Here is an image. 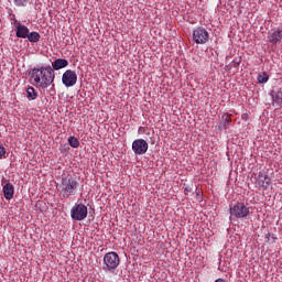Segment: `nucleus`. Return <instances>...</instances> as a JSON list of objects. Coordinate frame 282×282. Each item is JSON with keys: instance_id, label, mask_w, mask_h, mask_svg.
<instances>
[{"instance_id": "f257e3e1", "label": "nucleus", "mask_w": 282, "mask_h": 282, "mask_svg": "<svg viewBox=\"0 0 282 282\" xmlns=\"http://www.w3.org/2000/svg\"><path fill=\"white\" fill-rule=\"evenodd\" d=\"M54 70L51 65L34 67L31 69V78L33 82L39 85V88L47 89L51 86L55 78Z\"/></svg>"}, {"instance_id": "f03ea898", "label": "nucleus", "mask_w": 282, "mask_h": 282, "mask_svg": "<svg viewBox=\"0 0 282 282\" xmlns=\"http://www.w3.org/2000/svg\"><path fill=\"white\" fill-rule=\"evenodd\" d=\"M57 188L64 198H69V196H75L77 194L78 181L73 176H65L61 180Z\"/></svg>"}, {"instance_id": "7ed1b4c3", "label": "nucleus", "mask_w": 282, "mask_h": 282, "mask_svg": "<svg viewBox=\"0 0 282 282\" xmlns=\"http://www.w3.org/2000/svg\"><path fill=\"white\" fill-rule=\"evenodd\" d=\"M229 213L230 219H245L250 215V207L245 205V203L237 202L235 205H230Z\"/></svg>"}, {"instance_id": "20e7f679", "label": "nucleus", "mask_w": 282, "mask_h": 282, "mask_svg": "<svg viewBox=\"0 0 282 282\" xmlns=\"http://www.w3.org/2000/svg\"><path fill=\"white\" fill-rule=\"evenodd\" d=\"M88 217V207L82 203H75L70 208V219L73 221H84Z\"/></svg>"}, {"instance_id": "39448f33", "label": "nucleus", "mask_w": 282, "mask_h": 282, "mask_svg": "<svg viewBox=\"0 0 282 282\" xmlns=\"http://www.w3.org/2000/svg\"><path fill=\"white\" fill-rule=\"evenodd\" d=\"M209 40H210V34L205 28L197 26L196 30L193 31L194 43L204 45L208 43Z\"/></svg>"}, {"instance_id": "423d86ee", "label": "nucleus", "mask_w": 282, "mask_h": 282, "mask_svg": "<svg viewBox=\"0 0 282 282\" xmlns=\"http://www.w3.org/2000/svg\"><path fill=\"white\" fill-rule=\"evenodd\" d=\"M102 260L108 271L115 270L118 268V265H120V257L117 254V252H107Z\"/></svg>"}, {"instance_id": "0eeeda50", "label": "nucleus", "mask_w": 282, "mask_h": 282, "mask_svg": "<svg viewBox=\"0 0 282 282\" xmlns=\"http://www.w3.org/2000/svg\"><path fill=\"white\" fill-rule=\"evenodd\" d=\"M61 80L63 82V85L66 88L73 87L74 85H77V80H78L77 73L73 69H66Z\"/></svg>"}, {"instance_id": "6e6552de", "label": "nucleus", "mask_w": 282, "mask_h": 282, "mask_svg": "<svg viewBox=\"0 0 282 282\" xmlns=\"http://www.w3.org/2000/svg\"><path fill=\"white\" fill-rule=\"evenodd\" d=\"M149 150V143L145 139H135L132 142V151L135 155H143Z\"/></svg>"}, {"instance_id": "1a4fd4ad", "label": "nucleus", "mask_w": 282, "mask_h": 282, "mask_svg": "<svg viewBox=\"0 0 282 282\" xmlns=\"http://www.w3.org/2000/svg\"><path fill=\"white\" fill-rule=\"evenodd\" d=\"M256 185L258 188L265 191L271 186V177L268 176L267 173L259 172L258 176L256 177Z\"/></svg>"}, {"instance_id": "9d476101", "label": "nucleus", "mask_w": 282, "mask_h": 282, "mask_svg": "<svg viewBox=\"0 0 282 282\" xmlns=\"http://www.w3.org/2000/svg\"><path fill=\"white\" fill-rule=\"evenodd\" d=\"M2 194L6 200H12L14 196V185L12 183H7L2 186Z\"/></svg>"}, {"instance_id": "9b49d317", "label": "nucleus", "mask_w": 282, "mask_h": 282, "mask_svg": "<svg viewBox=\"0 0 282 282\" xmlns=\"http://www.w3.org/2000/svg\"><path fill=\"white\" fill-rule=\"evenodd\" d=\"M269 43L276 45L278 43H281L282 41V30H275L269 33L268 35Z\"/></svg>"}, {"instance_id": "f8f14e48", "label": "nucleus", "mask_w": 282, "mask_h": 282, "mask_svg": "<svg viewBox=\"0 0 282 282\" xmlns=\"http://www.w3.org/2000/svg\"><path fill=\"white\" fill-rule=\"evenodd\" d=\"M30 34V29L23 24H18V26H15V36L18 39H26V36H29Z\"/></svg>"}, {"instance_id": "ddd939ff", "label": "nucleus", "mask_w": 282, "mask_h": 282, "mask_svg": "<svg viewBox=\"0 0 282 282\" xmlns=\"http://www.w3.org/2000/svg\"><path fill=\"white\" fill-rule=\"evenodd\" d=\"M68 66V61L64 59V58H57L55 61L52 62V69L54 70H61L63 68H67Z\"/></svg>"}, {"instance_id": "4468645a", "label": "nucleus", "mask_w": 282, "mask_h": 282, "mask_svg": "<svg viewBox=\"0 0 282 282\" xmlns=\"http://www.w3.org/2000/svg\"><path fill=\"white\" fill-rule=\"evenodd\" d=\"M272 104L274 107H282V91L272 90L271 91Z\"/></svg>"}, {"instance_id": "2eb2a0df", "label": "nucleus", "mask_w": 282, "mask_h": 282, "mask_svg": "<svg viewBox=\"0 0 282 282\" xmlns=\"http://www.w3.org/2000/svg\"><path fill=\"white\" fill-rule=\"evenodd\" d=\"M26 39L30 43H37L41 40V35L36 31H33L28 34Z\"/></svg>"}, {"instance_id": "dca6fc26", "label": "nucleus", "mask_w": 282, "mask_h": 282, "mask_svg": "<svg viewBox=\"0 0 282 282\" xmlns=\"http://www.w3.org/2000/svg\"><path fill=\"white\" fill-rule=\"evenodd\" d=\"M28 99L29 100H35L37 98V93L34 87L30 86L26 89Z\"/></svg>"}, {"instance_id": "f3484780", "label": "nucleus", "mask_w": 282, "mask_h": 282, "mask_svg": "<svg viewBox=\"0 0 282 282\" xmlns=\"http://www.w3.org/2000/svg\"><path fill=\"white\" fill-rule=\"evenodd\" d=\"M68 144H69L70 148H73V149H78V147H79V141H78V139L75 138V137H69V138H68Z\"/></svg>"}, {"instance_id": "a211bd4d", "label": "nucleus", "mask_w": 282, "mask_h": 282, "mask_svg": "<svg viewBox=\"0 0 282 282\" xmlns=\"http://www.w3.org/2000/svg\"><path fill=\"white\" fill-rule=\"evenodd\" d=\"M268 80H270V76L267 73H263L258 76L259 84H265Z\"/></svg>"}, {"instance_id": "6ab92c4d", "label": "nucleus", "mask_w": 282, "mask_h": 282, "mask_svg": "<svg viewBox=\"0 0 282 282\" xmlns=\"http://www.w3.org/2000/svg\"><path fill=\"white\" fill-rule=\"evenodd\" d=\"M221 120H224L225 129H227V124H230L232 122V119L230 118V115L221 116Z\"/></svg>"}, {"instance_id": "aec40b11", "label": "nucleus", "mask_w": 282, "mask_h": 282, "mask_svg": "<svg viewBox=\"0 0 282 282\" xmlns=\"http://www.w3.org/2000/svg\"><path fill=\"white\" fill-rule=\"evenodd\" d=\"M10 22H11V25L15 28L21 25V22H19V20L15 19V14H11Z\"/></svg>"}, {"instance_id": "412c9836", "label": "nucleus", "mask_w": 282, "mask_h": 282, "mask_svg": "<svg viewBox=\"0 0 282 282\" xmlns=\"http://www.w3.org/2000/svg\"><path fill=\"white\" fill-rule=\"evenodd\" d=\"M28 0H14L17 7H25Z\"/></svg>"}, {"instance_id": "4be33fe9", "label": "nucleus", "mask_w": 282, "mask_h": 282, "mask_svg": "<svg viewBox=\"0 0 282 282\" xmlns=\"http://www.w3.org/2000/svg\"><path fill=\"white\" fill-rule=\"evenodd\" d=\"M6 154V149L3 145H0V159H2Z\"/></svg>"}, {"instance_id": "5701e85b", "label": "nucleus", "mask_w": 282, "mask_h": 282, "mask_svg": "<svg viewBox=\"0 0 282 282\" xmlns=\"http://www.w3.org/2000/svg\"><path fill=\"white\" fill-rule=\"evenodd\" d=\"M184 192H186V195H188L192 192V188L191 187H186V188H184Z\"/></svg>"}, {"instance_id": "b1692460", "label": "nucleus", "mask_w": 282, "mask_h": 282, "mask_svg": "<svg viewBox=\"0 0 282 282\" xmlns=\"http://www.w3.org/2000/svg\"><path fill=\"white\" fill-rule=\"evenodd\" d=\"M215 282H227V281L223 278H218V279L215 280Z\"/></svg>"}, {"instance_id": "393cba45", "label": "nucleus", "mask_w": 282, "mask_h": 282, "mask_svg": "<svg viewBox=\"0 0 282 282\" xmlns=\"http://www.w3.org/2000/svg\"><path fill=\"white\" fill-rule=\"evenodd\" d=\"M145 282H154L153 280H151V279H149V280H147Z\"/></svg>"}]
</instances>
